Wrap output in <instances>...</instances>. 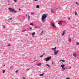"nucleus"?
<instances>
[{"instance_id":"nucleus-15","label":"nucleus","mask_w":79,"mask_h":79,"mask_svg":"<svg viewBox=\"0 0 79 79\" xmlns=\"http://www.w3.org/2000/svg\"><path fill=\"white\" fill-rule=\"evenodd\" d=\"M44 73H42V74H40V76H44Z\"/></svg>"},{"instance_id":"nucleus-17","label":"nucleus","mask_w":79,"mask_h":79,"mask_svg":"<svg viewBox=\"0 0 79 79\" xmlns=\"http://www.w3.org/2000/svg\"><path fill=\"white\" fill-rule=\"evenodd\" d=\"M28 21H29V19L30 18V16H29V15H28Z\"/></svg>"},{"instance_id":"nucleus-2","label":"nucleus","mask_w":79,"mask_h":79,"mask_svg":"<svg viewBox=\"0 0 79 79\" xmlns=\"http://www.w3.org/2000/svg\"><path fill=\"white\" fill-rule=\"evenodd\" d=\"M9 10L10 11V12H13L14 13H18L17 11H15V10L13 8H9Z\"/></svg>"},{"instance_id":"nucleus-48","label":"nucleus","mask_w":79,"mask_h":79,"mask_svg":"<svg viewBox=\"0 0 79 79\" xmlns=\"http://www.w3.org/2000/svg\"><path fill=\"white\" fill-rule=\"evenodd\" d=\"M34 1H37V0H34Z\"/></svg>"},{"instance_id":"nucleus-40","label":"nucleus","mask_w":79,"mask_h":79,"mask_svg":"<svg viewBox=\"0 0 79 79\" xmlns=\"http://www.w3.org/2000/svg\"><path fill=\"white\" fill-rule=\"evenodd\" d=\"M23 79H26L24 77H23Z\"/></svg>"},{"instance_id":"nucleus-33","label":"nucleus","mask_w":79,"mask_h":79,"mask_svg":"<svg viewBox=\"0 0 79 79\" xmlns=\"http://www.w3.org/2000/svg\"><path fill=\"white\" fill-rule=\"evenodd\" d=\"M62 69L64 70H65V68H64V67L62 68Z\"/></svg>"},{"instance_id":"nucleus-11","label":"nucleus","mask_w":79,"mask_h":79,"mask_svg":"<svg viewBox=\"0 0 79 79\" xmlns=\"http://www.w3.org/2000/svg\"><path fill=\"white\" fill-rule=\"evenodd\" d=\"M68 40L69 42H71V38H69Z\"/></svg>"},{"instance_id":"nucleus-23","label":"nucleus","mask_w":79,"mask_h":79,"mask_svg":"<svg viewBox=\"0 0 79 79\" xmlns=\"http://www.w3.org/2000/svg\"><path fill=\"white\" fill-rule=\"evenodd\" d=\"M60 24H62V23L61 22V21H60L59 22Z\"/></svg>"},{"instance_id":"nucleus-41","label":"nucleus","mask_w":79,"mask_h":79,"mask_svg":"<svg viewBox=\"0 0 79 79\" xmlns=\"http://www.w3.org/2000/svg\"><path fill=\"white\" fill-rule=\"evenodd\" d=\"M7 2H8V3L10 2V1H9V0H8Z\"/></svg>"},{"instance_id":"nucleus-45","label":"nucleus","mask_w":79,"mask_h":79,"mask_svg":"<svg viewBox=\"0 0 79 79\" xmlns=\"http://www.w3.org/2000/svg\"><path fill=\"white\" fill-rule=\"evenodd\" d=\"M41 32H42V33L43 34V31H41Z\"/></svg>"},{"instance_id":"nucleus-29","label":"nucleus","mask_w":79,"mask_h":79,"mask_svg":"<svg viewBox=\"0 0 79 79\" xmlns=\"http://www.w3.org/2000/svg\"><path fill=\"white\" fill-rule=\"evenodd\" d=\"M15 2H17V0H14Z\"/></svg>"},{"instance_id":"nucleus-13","label":"nucleus","mask_w":79,"mask_h":79,"mask_svg":"<svg viewBox=\"0 0 79 79\" xmlns=\"http://www.w3.org/2000/svg\"><path fill=\"white\" fill-rule=\"evenodd\" d=\"M42 64L40 63H38L37 64V66H40Z\"/></svg>"},{"instance_id":"nucleus-42","label":"nucleus","mask_w":79,"mask_h":79,"mask_svg":"<svg viewBox=\"0 0 79 79\" xmlns=\"http://www.w3.org/2000/svg\"><path fill=\"white\" fill-rule=\"evenodd\" d=\"M19 11H21V9H19Z\"/></svg>"},{"instance_id":"nucleus-31","label":"nucleus","mask_w":79,"mask_h":79,"mask_svg":"<svg viewBox=\"0 0 79 79\" xmlns=\"http://www.w3.org/2000/svg\"><path fill=\"white\" fill-rule=\"evenodd\" d=\"M12 68H13V66H11L10 68L11 69Z\"/></svg>"},{"instance_id":"nucleus-7","label":"nucleus","mask_w":79,"mask_h":79,"mask_svg":"<svg viewBox=\"0 0 79 79\" xmlns=\"http://www.w3.org/2000/svg\"><path fill=\"white\" fill-rule=\"evenodd\" d=\"M60 66H61V68H64V66H65V65H64V64H62L60 65Z\"/></svg>"},{"instance_id":"nucleus-21","label":"nucleus","mask_w":79,"mask_h":79,"mask_svg":"<svg viewBox=\"0 0 79 79\" xmlns=\"http://www.w3.org/2000/svg\"><path fill=\"white\" fill-rule=\"evenodd\" d=\"M75 15H77V12H76V11H75Z\"/></svg>"},{"instance_id":"nucleus-55","label":"nucleus","mask_w":79,"mask_h":79,"mask_svg":"<svg viewBox=\"0 0 79 79\" xmlns=\"http://www.w3.org/2000/svg\"><path fill=\"white\" fill-rule=\"evenodd\" d=\"M65 69H67V68L66 67H65Z\"/></svg>"},{"instance_id":"nucleus-34","label":"nucleus","mask_w":79,"mask_h":79,"mask_svg":"<svg viewBox=\"0 0 79 79\" xmlns=\"http://www.w3.org/2000/svg\"><path fill=\"white\" fill-rule=\"evenodd\" d=\"M4 55H6V52H4Z\"/></svg>"},{"instance_id":"nucleus-38","label":"nucleus","mask_w":79,"mask_h":79,"mask_svg":"<svg viewBox=\"0 0 79 79\" xmlns=\"http://www.w3.org/2000/svg\"><path fill=\"white\" fill-rule=\"evenodd\" d=\"M66 79H70V78L67 77L66 78Z\"/></svg>"},{"instance_id":"nucleus-28","label":"nucleus","mask_w":79,"mask_h":79,"mask_svg":"<svg viewBox=\"0 0 79 79\" xmlns=\"http://www.w3.org/2000/svg\"><path fill=\"white\" fill-rule=\"evenodd\" d=\"M31 14L32 15H34V13H31Z\"/></svg>"},{"instance_id":"nucleus-1","label":"nucleus","mask_w":79,"mask_h":79,"mask_svg":"<svg viewBox=\"0 0 79 79\" xmlns=\"http://www.w3.org/2000/svg\"><path fill=\"white\" fill-rule=\"evenodd\" d=\"M47 14H43L42 16L41 19L42 22H44L45 21V19L47 18L48 15Z\"/></svg>"},{"instance_id":"nucleus-3","label":"nucleus","mask_w":79,"mask_h":79,"mask_svg":"<svg viewBox=\"0 0 79 79\" xmlns=\"http://www.w3.org/2000/svg\"><path fill=\"white\" fill-rule=\"evenodd\" d=\"M51 59H52V57L50 56L49 57H48L47 58L44 59V61L46 60L47 62V61H48L49 60H50Z\"/></svg>"},{"instance_id":"nucleus-20","label":"nucleus","mask_w":79,"mask_h":79,"mask_svg":"<svg viewBox=\"0 0 79 79\" xmlns=\"http://www.w3.org/2000/svg\"><path fill=\"white\" fill-rule=\"evenodd\" d=\"M46 66H48L49 68H50V66L49 64H46Z\"/></svg>"},{"instance_id":"nucleus-39","label":"nucleus","mask_w":79,"mask_h":79,"mask_svg":"<svg viewBox=\"0 0 79 79\" xmlns=\"http://www.w3.org/2000/svg\"><path fill=\"white\" fill-rule=\"evenodd\" d=\"M76 4H77V5H78V3H77V2H76Z\"/></svg>"},{"instance_id":"nucleus-26","label":"nucleus","mask_w":79,"mask_h":79,"mask_svg":"<svg viewBox=\"0 0 79 79\" xmlns=\"http://www.w3.org/2000/svg\"><path fill=\"white\" fill-rule=\"evenodd\" d=\"M7 46L8 47H10V46H11V45H10V44H8Z\"/></svg>"},{"instance_id":"nucleus-10","label":"nucleus","mask_w":79,"mask_h":79,"mask_svg":"<svg viewBox=\"0 0 79 79\" xmlns=\"http://www.w3.org/2000/svg\"><path fill=\"white\" fill-rule=\"evenodd\" d=\"M40 27L36 26L35 27V29H39L40 28Z\"/></svg>"},{"instance_id":"nucleus-36","label":"nucleus","mask_w":79,"mask_h":79,"mask_svg":"<svg viewBox=\"0 0 79 79\" xmlns=\"http://www.w3.org/2000/svg\"><path fill=\"white\" fill-rule=\"evenodd\" d=\"M18 72V70H17L15 71V73H17Z\"/></svg>"},{"instance_id":"nucleus-24","label":"nucleus","mask_w":79,"mask_h":79,"mask_svg":"<svg viewBox=\"0 0 79 79\" xmlns=\"http://www.w3.org/2000/svg\"><path fill=\"white\" fill-rule=\"evenodd\" d=\"M30 25H31V26H33V25H34L33 24V23H31L30 24Z\"/></svg>"},{"instance_id":"nucleus-49","label":"nucleus","mask_w":79,"mask_h":79,"mask_svg":"<svg viewBox=\"0 0 79 79\" xmlns=\"http://www.w3.org/2000/svg\"><path fill=\"white\" fill-rule=\"evenodd\" d=\"M3 28H5V26H4L3 27Z\"/></svg>"},{"instance_id":"nucleus-25","label":"nucleus","mask_w":79,"mask_h":79,"mask_svg":"<svg viewBox=\"0 0 79 79\" xmlns=\"http://www.w3.org/2000/svg\"><path fill=\"white\" fill-rule=\"evenodd\" d=\"M61 61H62V62H64H64H65V60H62Z\"/></svg>"},{"instance_id":"nucleus-43","label":"nucleus","mask_w":79,"mask_h":79,"mask_svg":"<svg viewBox=\"0 0 79 79\" xmlns=\"http://www.w3.org/2000/svg\"><path fill=\"white\" fill-rule=\"evenodd\" d=\"M52 64L53 65V64H54V63H53V62H52Z\"/></svg>"},{"instance_id":"nucleus-12","label":"nucleus","mask_w":79,"mask_h":79,"mask_svg":"<svg viewBox=\"0 0 79 79\" xmlns=\"http://www.w3.org/2000/svg\"><path fill=\"white\" fill-rule=\"evenodd\" d=\"M73 56L74 57H76V53H74L73 54Z\"/></svg>"},{"instance_id":"nucleus-4","label":"nucleus","mask_w":79,"mask_h":79,"mask_svg":"<svg viewBox=\"0 0 79 79\" xmlns=\"http://www.w3.org/2000/svg\"><path fill=\"white\" fill-rule=\"evenodd\" d=\"M59 52V50H57V51H56L55 52H54V55H57V54Z\"/></svg>"},{"instance_id":"nucleus-22","label":"nucleus","mask_w":79,"mask_h":79,"mask_svg":"<svg viewBox=\"0 0 79 79\" xmlns=\"http://www.w3.org/2000/svg\"><path fill=\"white\" fill-rule=\"evenodd\" d=\"M5 73V71L4 70L3 71L2 73H3V74H4Z\"/></svg>"},{"instance_id":"nucleus-8","label":"nucleus","mask_w":79,"mask_h":79,"mask_svg":"<svg viewBox=\"0 0 79 79\" xmlns=\"http://www.w3.org/2000/svg\"><path fill=\"white\" fill-rule=\"evenodd\" d=\"M65 31H63V33H62V36H63V35H64V34H65Z\"/></svg>"},{"instance_id":"nucleus-27","label":"nucleus","mask_w":79,"mask_h":79,"mask_svg":"<svg viewBox=\"0 0 79 79\" xmlns=\"http://www.w3.org/2000/svg\"><path fill=\"white\" fill-rule=\"evenodd\" d=\"M43 56H44L43 55H42L41 56H40V58H42V57H43Z\"/></svg>"},{"instance_id":"nucleus-18","label":"nucleus","mask_w":79,"mask_h":79,"mask_svg":"<svg viewBox=\"0 0 79 79\" xmlns=\"http://www.w3.org/2000/svg\"><path fill=\"white\" fill-rule=\"evenodd\" d=\"M76 45H77V46H78V45H79V43L78 42L77 43Z\"/></svg>"},{"instance_id":"nucleus-54","label":"nucleus","mask_w":79,"mask_h":79,"mask_svg":"<svg viewBox=\"0 0 79 79\" xmlns=\"http://www.w3.org/2000/svg\"><path fill=\"white\" fill-rule=\"evenodd\" d=\"M30 29H32V28H31Z\"/></svg>"},{"instance_id":"nucleus-44","label":"nucleus","mask_w":79,"mask_h":79,"mask_svg":"<svg viewBox=\"0 0 79 79\" xmlns=\"http://www.w3.org/2000/svg\"><path fill=\"white\" fill-rule=\"evenodd\" d=\"M56 49V47H55V48H54V49L55 50V49Z\"/></svg>"},{"instance_id":"nucleus-5","label":"nucleus","mask_w":79,"mask_h":79,"mask_svg":"<svg viewBox=\"0 0 79 79\" xmlns=\"http://www.w3.org/2000/svg\"><path fill=\"white\" fill-rule=\"evenodd\" d=\"M51 24L52 26L53 27H54V28H56V27H55V25H54V23H53V22H52Z\"/></svg>"},{"instance_id":"nucleus-32","label":"nucleus","mask_w":79,"mask_h":79,"mask_svg":"<svg viewBox=\"0 0 79 79\" xmlns=\"http://www.w3.org/2000/svg\"><path fill=\"white\" fill-rule=\"evenodd\" d=\"M68 19H69V20H70V19H71V18L69 17Z\"/></svg>"},{"instance_id":"nucleus-46","label":"nucleus","mask_w":79,"mask_h":79,"mask_svg":"<svg viewBox=\"0 0 79 79\" xmlns=\"http://www.w3.org/2000/svg\"><path fill=\"white\" fill-rule=\"evenodd\" d=\"M29 69H27V71H28V70H29Z\"/></svg>"},{"instance_id":"nucleus-14","label":"nucleus","mask_w":79,"mask_h":79,"mask_svg":"<svg viewBox=\"0 0 79 79\" xmlns=\"http://www.w3.org/2000/svg\"><path fill=\"white\" fill-rule=\"evenodd\" d=\"M51 13H54V10L53 9H52L51 11Z\"/></svg>"},{"instance_id":"nucleus-47","label":"nucleus","mask_w":79,"mask_h":79,"mask_svg":"<svg viewBox=\"0 0 79 79\" xmlns=\"http://www.w3.org/2000/svg\"><path fill=\"white\" fill-rule=\"evenodd\" d=\"M26 16H28V15L26 14Z\"/></svg>"},{"instance_id":"nucleus-37","label":"nucleus","mask_w":79,"mask_h":79,"mask_svg":"<svg viewBox=\"0 0 79 79\" xmlns=\"http://www.w3.org/2000/svg\"><path fill=\"white\" fill-rule=\"evenodd\" d=\"M10 19V20H11V19H12V18H10V19Z\"/></svg>"},{"instance_id":"nucleus-50","label":"nucleus","mask_w":79,"mask_h":79,"mask_svg":"<svg viewBox=\"0 0 79 79\" xmlns=\"http://www.w3.org/2000/svg\"><path fill=\"white\" fill-rule=\"evenodd\" d=\"M58 24H59V25H60V23L59 22L58 23Z\"/></svg>"},{"instance_id":"nucleus-35","label":"nucleus","mask_w":79,"mask_h":79,"mask_svg":"<svg viewBox=\"0 0 79 79\" xmlns=\"http://www.w3.org/2000/svg\"><path fill=\"white\" fill-rule=\"evenodd\" d=\"M62 23H65V22L64 21H61Z\"/></svg>"},{"instance_id":"nucleus-19","label":"nucleus","mask_w":79,"mask_h":79,"mask_svg":"<svg viewBox=\"0 0 79 79\" xmlns=\"http://www.w3.org/2000/svg\"><path fill=\"white\" fill-rule=\"evenodd\" d=\"M52 50H53L54 51H56V50L55 49V48H52Z\"/></svg>"},{"instance_id":"nucleus-53","label":"nucleus","mask_w":79,"mask_h":79,"mask_svg":"<svg viewBox=\"0 0 79 79\" xmlns=\"http://www.w3.org/2000/svg\"><path fill=\"white\" fill-rule=\"evenodd\" d=\"M5 66V65L4 64V65H3V66Z\"/></svg>"},{"instance_id":"nucleus-51","label":"nucleus","mask_w":79,"mask_h":79,"mask_svg":"<svg viewBox=\"0 0 79 79\" xmlns=\"http://www.w3.org/2000/svg\"><path fill=\"white\" fill-rule=\"evenodd\" d=\"M44 55H45V53H44L43 54V56H44Z\"/></svg>"},{"instance_id":"nucleus-16","label":"nucleus","mask_w":79,"mask_h":79,"mask_svg":"<svg viewBox=\"0 0 79 79\" xmlns=\"http://www.w3.org/2000/svg\"><path fill=\"white\" fill-rule=\"evenodd\" d=\"M36 8H40V7H39V5H37L36 6Z\"/></svg>"},{"instance_id":"nucleus-30","label":"nucleus","mask_w":79,"mask_h":79,"mask_svg":"<svg viewBox=\"0 0 79 79\" xmlns=\"http://www.w3.org/2000/svg\"><path fill=\"white\" fill-rule=\"evenodd\" d=\"M25 31H26V30H24L22 31V32H25Z\"/></svg>"},{"instance_id":"nucleus-52","label":"nucleus","mask_w":79,"mask_h":79,"mask_svg":"<svg viewBox=\"0 0 79 79\" xmlns=\"http://www.w3.org/2000/svg\"><path fill=\"white\" fill-rule=\"evenodd\" d=\"M43 34V33H41V35H42Z\"/></svg>"},{"instance_id":"nucleus-57","label":"nucleus","mask_w":79,"mask_h":79,"mask_svg":"<svg viewBox=\"0 0 79 79\" xmlns=\"http://www.w3.org/2000/svg\"><path fill=\"white\" fill-rule=\"evenodd\" d=\"M34 61H35V60H34Z\"/></svg>"},{"instance_id":"nucleus-6","label":"nucleus","mask_w":79,"mask_h":79,"mask_svg":"<svg viewBox=\"0 0 79 79\" xmlns=\"http://www.w3.org/2000/svg\"><path fill=\"white\" fill-rule=\"evenodd\" d=\"M35 34V32H34L31 34V35H32V37H34V35Z\"/></svg>"},{"instance_id":"nucleus-56","label":"nucleus","mask_w":79,"mask_h":79,"mask_svg":"<svg viewBox=\"0 0 79 79\" xmlns=\"http://www.w3.org/2000/svg\"><path fill=\"white\" fill-rule=\"evenodd\" d=\"M2 26H4V25H2Z\"/></svg>"},{"instance_id":"nucleus-9","label":"nucleus","mask_w":79,"mask_h":79,"mask_svg":"<svg viewBox=\"0 0 79 79\" xmlns=\"http://www.w3.org/2000/svg\"><path fill=\"white\" fill-rule=\"evenodd\" d=\"M65 31H63V33H62V36H63V35H64V34H65Z\"/></svg>"}]
</instances>
